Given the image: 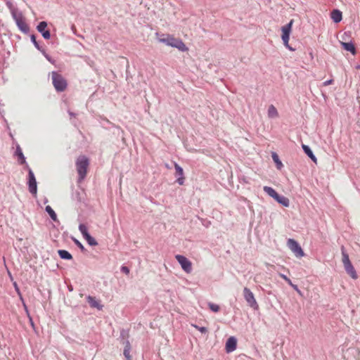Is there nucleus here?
Segmentation results:
<instances>
[{"label": "nucleus", "instance_id": "1", "mask_svg": "<svg viewBox=\"0 0 360 360\" xmlns=\"http://www.w3.org/2000/svg\"><path fill=\"white\" fill-rule=\"evenodd\" d=\"M159 41L167 46L176 48L182 52L186 51L188 49L181 39L175 38L170 34H162Z\"/></svg>", "mask_w": 360, "mask_h": 360}, {"label": "nucleus", "instance_id": "2", "mask_svg": "<svg viewBox=\"0 0 360 360\" xmlns=\"http://www.w3.org/2000/svg\"><path fill=\"white\" fill-rule=\"evenodd\" d=\"M11 15L15 20L18 29L22 32L27 34L30 32V27L25 21V18L22 13L18 8H12Z\"/></svg>", "mask_w": 360, "mask_h": 360}, {"label": "nucleus", "instance_id": "3", "mask_svg": "<svg viewBox=\"0 0 360 360\" xmlns=\"http://www.w3.org/2000/svg\"><path fill=\"white\" fill-rule=\"evenodd\" d=\"M51 79L56 91L63 92L67 89V80L58 72L53 71L51 72Z\"/></svg>", "mask_w": 360, "mask_h": 360}, {"label": "nucleus", "instance_id": "4", "mask_svg": "<svg viewBox=\"0 0 360 360\" xmlns=\"http://www.w3.org/2000/svg\"><path fill=\"white\" fill-rule=\"evenodd\" d=\"M342 255V263L345 269V271L347 274H349L353 279H356L358 278L356 271L353 266L352 262L349 260V255L346 252L344 246L341 248Z\"/></svg>", "mask_w": 360, "mask_h": 360}, {"label": "nucleus", "instance_id": "5", "mask_svg": "<svg viewBox=\"0 0 360 360\" xmlns=\"http://www.w3.org/2000/svg\"><path fill=\"white\" fill-rule=\"evenodd\" d=\"M89 165V159L86 156L82 155L77 158L76 161V167L79 175V179L80 181L85 178Z\"/></svg>", "mask_w": 360, "mask_h": 360}, {"label": "nucleus", "instance_id": "6", "mask_svg": "<svg viewBox=\"0 0 360 360\" xmlns=\"http://www.w3.org/2000/svg\"><path fill=\"white\" fill-rule=\"evenodd\" d=\"M25 169L28 172L27 185H28L29 191L32 195H36L37 193V180H36L34 174L27 164H26Z\"/></svg>", "mask_w": 360, "mask_h": 360}, {"label": "nucleus", "instance_id": "7", "mask_svg": "<svg viewBox=\"0 0 360 360\" xmlns=\"http://www.w3.org/2000/svg\"><path fill=\"white\" fill-rule=\"evenodd\" d=\"M243 296L248 304L253 309H258L259 305L252 292L247 287L243 289Z\"/></svg>", "mask_w": 360, "mask_h": 360}, {"label": "nucleus", "instance_id": "8", "mask_svg": "<svg viewBox=\"0 0 360 360\" xmlns=\"http://www.w3.org/2000/svg\"><path fill=\"white\" fill-rule=\"evenodd\" d=\"M175 258L186 273L189 274L192 271V263L188 258L181 255H176Z\"/></svg>", "mask_w": 360, "mask_h": 360}, {"label": "nucleus", "instance_id": "9", "mask_svg": "<svg viewBox=\"0 0 360 360\" xmlns=\"http://www.w3.org/2000/svg\"><path fill=\"white\" fill-rule=\"evenodd\" d=\"M288 245L289 248L295 253L296 257H302L304 255L303 250L295 240L289 238L288 240Z\"/></svg>", "mask_w": 360, "mask_h": 360}, {"label": "nucleus", "instance_id": "10", "mask_svg": "<svg viewBox=\"0 0 360 360\" xmlns=\"http://www.w3.org/2000/svg\"><path fill=\"white\" fill-rule=\"evenodd\" d=\"M47 22L46 21L40 22L37 26V30L40 32L44 39H49L51 38V33L49 30H46Z\"/></svg>", "mask_w": 360, "mask_h": 360}, {"label": "nucleus", "instance_id": "11", "mask_svg": "<svg viewBox=\"0 0 360 360\" xmlns=\"http://www.w3.org/2000/svg\"><path fill=\"white\" fill-rule=\"evenodd\" d=\"M174 169H175V176L176 178V183L181 186L184 184V169L183 168L176 162H174Z\"/></svg>", "mask_w": 360, "mask_h": 360}, {"label": "nucleus", "instance_id": "12", "mask_svg": "<svg viewBox=\"0 0 360 360\" xmlns=\"http://www.w3.org/2000/svg\"><path fill=\"white\" fill-rule=\"evenodd\" d=\"M237 347V339L231 336L228 338L226 342L225 349L227 353L232 352L236 349Z\"/></svg>", "mask_w": 360, "mask_h": 360}, {"label": "nucleus", "instance_id": "13", "mask_svg": "<svg viewBox=\"0 0 360 360\" xmlns=\"http://www.w3.org/2000/svg\"><path fill=\"white\" fill-rule=\"evenodd\" d=\"M293 22H294L293 20H290L288 23H287L286 25H285L284 26H283L281 27V31H282L281 39H290V33L292 31Z\"/></svg>", "mask_w": 360, "mask_h": 360}, {"label": "nucleus", "instance_id": "14", "mask_svg": "<svg viewBox=\"0 0 360 360\" xmlns=\"http://www.w3.org/2000/svg\"><path fill=\"white\" fill-rule=\"evenodd\" d=\"M15 155L18 158V163L20 165H25V167L26 168V164H27V163L26 162V159H25V157L23 155L22 149H21L20 146L18 144L16 146V150H15Z\"/></svg>", "mask_w": 360, "mask_h": 360}, {"label": "nucleus", "instance_id": "15", "mask_svg": "<svg viewBox=\"0 0 360 360\" xmlns=\"http://www.w3.org/2000/svg\"><path fill=\"white\" fill-rule=\"evenodd\" d=\"M86 300L92 308H96L98 310L102 309L103 305L100 304V302L96 300L94 297H92L91 295H88L86 297Z\"/></svg>", "mask_w": 360, "mask_h": 360}, {"label": "nucleus", "instance_id": "16", "mask_svg": "<svg viewBox=\"0 0 360 360\" xmlns=\"http://www.w3.org/2000/svg\"><path fill=\"white\" fill-rule=\"evenodd\" d=\"M330 18L334 22L338 23L342 19V13L338 9H333L330 13Z\"/></svg>", "mask_w": 360, "mask_h": 360}, {"label": "nucleus", "instance_id": "17", "mask_svg": "<svg viewBox=\"0 0 360 360\" xmlns=\"http://www.w3.org/2000/svg\"><path fill=\"white\" fill-rule=\"evenodd\" d=\"M302 148L304 153L315 163L317 162V158L313 153L310 147L307 145L302 144Z\"/></svg>", "mask_w": 360, "mask_h": 360}, {"label": "nucleus", "instance_id": "18", "mask_svg": "<svg viewBox=\"0 0 360 360\" xmlns=\"http://www.w3.org/2000/svg\"><path fill=\"white\" fill-rule=\"evenodd\" d=\"M275 200L285 207H288L290 205L289 199L283 195L278 194Z\"/></svg>", "mask_w": 360, "mask_h": 360}, {"label": "nucleus", "instance_id": "19", "mask_svg": "<svg viewBox=\"0 0 360 360\" xmlns=\"http://www.w3.org/2000/svg\"><path fill=\"white\" fill-rule=\"evenodd\" d=\"M342 46L345 50L352 53V54H354L356 53L354 44L352 41L342 42Z\"/></svg>", "mask_w": 360, "mask_h": 360}, {"label": "nucleus", "instance_id": "20", "mask_svg": "<svg viewBox=\"0 0 360 360\" xmlns=\"http://www.w3.org/2000/svg\"><path fill=\"white\" fill-rule=\"evenodd\" d=\"M58 254L62 259L70 260L72 259V255L68 250H58Z\"/></svg>", "mask_w": 360, "mask_h": 360}, {"label": "nucleus", "instance_id": "21", "mask_svg": "<svg viewBox=\"0 0 360 360\" xmlns=\"http://www.w3.org/2000/svg\"><path fill=\"white\" fill-rule=\"evenodd\" d=\"M131 350V345L129 340H127L125 342V346L123 351V354L127 360H131V356L130 355Z\"/></svg>", "mask_w": 360, "mask_h": 360}, {"label": "nucleus", "instance_id": "22", "mask_svg": "<svg viewBox=\"0 0 360 360\" xmlns=\"http://www.w3.org/2000/svg\"><path fill=\"white\" fill-rule=\"evenodd\" d=\"M264 191L268 194L270 197L274 198V200L278 196V193L271 187L265 186L263 188Z\"/></svg>", "mask_w": 360, "mask_h": 360}, {"label": "nucleus", "instance_id": "23", "mask_svg": "<svg viewBox=\"0 0 360 360\" xmlns=\"http://www.w3.org/2000/svg\"><path fill=\"white\" fill-rule=\"evenodd\" d=\"M268 116L270 118H275L278 116L277 109L274 105H271L268 108Z\"/></svg>", "mask_w": 360, "mask_h": 360}, {"label": "nucleus", "instance_id": "24", "mask_svg": "<svg viewBox=\"0 0 360 360\" xmlns=\"http://www.w3.org/2000/svg\"><path fill=\"white\" fill-rule=\"evenodd\" d=\"M45 211L49 214L50 218L54 221H57V215L55 212V211L51 208V206L49 205H47L46 207H45Z\"/></svg>", "mask_w": 360, "mask_h": 360}, {"label": "nucleus", "instance_id": "25", "mask_svg": "<svg viewBox=\"0 0 360 360\" xmlns=\"http://www.w3.org/2000/svg\"><path fill=\"white\" fill-rule=\"evenodd\" d=\"M272 158L276 165L277 169H281L283 165L282 164V162L279 159L278 155L276 153H273Z\"/></svg>", "mask_w": 360, "mask_h": 360}, {"label": "nucleus", "instance_id": "26", "mask_svg": "<svg viewBox=\"0 0 360 360\" xmlns=\"http://www.w3.org/2000/svg\"><path fill=\"white\" fill-rule=\"evenodd\" d=\"M79 230L84 238L90 234L88 231L86 226L84 224H80L79 225Z\"/></svg>", "mask_w": 360, "mask_h": 360}, {"label": "nucleus", "instance_id": "27", "mask_svg": "<svg viewBox=\"0 0 360 360\" xmlns=\"http://www.w3.org/2000/svg\"><path fill=\"white\" fill-rule=\"evenodd\" d=\"M84 239L86 240V242L88 243V244L90 246H95V245H98V243L96 240V239L93 236H91L90 234H89L87 236L84 237Z\"/></svg>", "mask_w": 360, "mask_h": 360}, {"label": "nucleus", "instance_id": "28", "mask_svg": "<svg viewBox=\"0 0 360 360\" xmlns=\"http://www.w3.org/2000/svg\"><path fill=\"white\" fill-rule=\"evenodd\" d=\"M30 39H31V41L33 43L34 46H35V48L39 50V51H41V50H43L44 49L39 44V43L37 42V39H36V37L34 34H32L30 36Z\"/></svg>", "mask_w": 360, "mask_h": 360}, {"label": "nucleus", "instance_id": "29", "mask_svg": "<svg viewBox=\"0 0 360 360\" xmlns=\"http://www.w3.org/2000/svg\"><path fill=\"white\" fill-rule=\"evenodd\" d=\"M41 53L44 55L46 59L51 64L54 65L56 63V60L51 56H50L44 49L41 50Z\"/></svg>", "mask_w": 360, "mask_h": 360}, {"label": "nucleus", "instance_id": "30", "mask_svg": "<svg viewBox=\"0 0 360 360\" xmlns=\"http://www.w3.org/2000/svg\"><path fill=\"white\" fill-rule=\"evenodd\" d=\"M13 287H14V288H15V292H16L17 295H18V297H19V298H20V301H21V302H23V297H22V293H21V292H20V288H19V287H18V283H17L15 281H14V282L13 283Z\"/></svg>", "mask_w": 360, "mask_h": 360}, {"label": "nucleus", "instance_id": "31", "mask_svg": "<svg viewBox=\"0 0 360 360\" xmlns=\"http://www.w3.org/2000/svg\"><path fill=\"white\" fill-rule=\"evenodd\" d=\"M208 307H209L210 309L214 312H218L220 309L219 305L214 304L212 302H209Z\"/></svg>", "mask_w": 360, "mask_h": 360}, {"label": "nucleus", "instance_id": "32", "mask_svg": "<svg viewBox=\"0 0 360 360\" xmlns=\"http://www.w3.org/2000/svg\"><path fill=\"white\" fill-rule=\"evenodd\" d=\"M74 242L76 244V245L80 249V250L82 252H84L86 251V248H84V246L77 239H75L74 240Z\"/></svg>", "mask_w": 360, "mask_h": 360}, {"label": "nucleus", "instance_id": "33", "mask_svg": "<svg viewBox=\"0 0 360 360\" xmlns=\"http://www.w3.org/2000/svg\"><path fill=\"white\" fill-rule=\"evenodd\" d=\"M289 39H282L284 46L290 51H295L294 49H292L290 45L289 44Z\"/></svg>", "mask_w": 360, "mask_h": 360}, {"label": "nucleus", "instance_id": "34", "mask_svg": "<svg viewBox=\"0 0 360 360\" xmlns=\"http://www.w3.org/2000/svg\"><path fill=\"white\" fill-rule=\"evenodd\" d=\"M289 39H282L284 46L290 51H295L294 49H292L290 45L289 44Z\"/></svg>", "mask_w": 360, "mask_h": 360}, {"label": "nucleus", "instance_id": "35", "mask_svg": "<svg viewBox=\"0 0 360 360\" xmlns=\"http://www.w3.org/2000/svg\"><path fill=\"white\" fill-rule=\"evenodd\" d=\"M120 271H121V272H122L125 274H129V271H130L129 267H127V266H122Z\"/></svg>", "mask_w": 360, "mask_h": 360}, {"label": "nucleus", "instance_id": "36", "mask_svg": "<svg viewBox=\"0 0 360 360\" xmlns=\"http://www.w3.org/2000/svg\"><path fill=\"white\" fill-rule=\"evenodd\" d=\"M195 327L200 331L202 333H206L207 332V329L206 327H204V326H202V327H199V326H195Z\"/></svg>", "mask_w": 360, "mask_h": 360}, {"label": "nucleus", "instance_id": "37", "mask_svg": "<svg viewBox=\"0 0 360 360\" xmlns=\"http://www.w3.org/2000/svg\"><path fill=\"white\" fill-rule=\"evenodd\" d=\"M333 83V79H328V80L325 81L323 83V86H328V85H330V84H331Z\"/></svg>", "mask_w": 360, "mask_h": 360}, {"label": "nucleus", "instance_id": "38", "mask_svg": "<svg viewBox=\"0 0 360 360\" xmlns=\"http://www.w3.org/2000/svg\"><path fill=\"white\" fill-rule=\"evenodd\" d=\"M22 303L23 307H24V309H25V311H26L27 314L28 316H30V314H29V311H28L27 307V305H26L25 302V300H23V302H22Z\"/></svg>", "mask_w": 360, "mask_h": 360}, {"label": "nucleus", "instance_id": "39", "mask_svg": "<svg viewBox=\"0 0 360 360\" xmlns=\"http://www.w3.org/2000/svg\"><path fill=\"white\" fill-rule=\"evenodd\" d=\"M279 276L282 278L284 281L288 280V277L283 274L280 273Z\"/></svg>", "mask_w": 360, "mask_h": 360}, {"label": "nucleus", "instance_id": "40", "mask_svg": "<svg viewBox=\"0 0 360 360\" xmlns=\"http://www.w3.org/2000/svg\"><path fill=\"white\" fill-rule=\"evenodd\" d=\"M291 287H292V288L295 289L296 291L300 292V290L297 285L292 284V285H291Z\"/></svg>", "mask_w": 360, "mask_h": 360}, {"label": "nucleus", "instance_id": "41", "mask_svg": "<svg viewBox=\"0 0 360 360\" xmlns=\"http://www.w3.org/2000/svg\"><path fill=\"white\" fill-rule=\"evenodd\" d=\"M285 281H286V282L288 283V285H290V286H291V285H292V284H293V283H292L291 280H290L289 278H288V280H286Z\"/></svg>", "mask_w": 360, "mask_h": 360}, {"label": "nucleus", "instance_id": "42", "mask_svg": "<svg viewBox=\"0 0 360 360\" xmlns=\"http://www.w3.org/2000/svg\"><path fill=\"white\" fill-rule=\"evenodd\" d=\"M7 6L9 7L11 10L13 8L12 6V4L11 2H7Z\"/></svg>", "mask_w": 360, "mask_h": 360}, {"label": "nucleus", "instance_id": "43", "mask_svg": "<svg viewBox=\"0 0 360 360\" xmlns=\"http://www.w3.org/2000/svg\"><path fill=\"white\" fill-rule=\"evenodd\" d=\"M29 316V319H30V323L31 325L34 327V322L32 321V319L30 316Z\"/></svg>", "mask_w": 360, "mask_h": 360}, {"label": "nucleus", "instance_id": "44", "mask_svg": "<svg viewBox=\"0 0 360 360\" xmlns=\"http://www.w3.org/2000/svg\"><path fill=\"white\" fill-rule=\"evenodd\" d=\"M68 113H69V115H70L71 117H75V116L76 115V114H75V113H74V112H70V111H69V112H68Z\"/></svg>", "mask_w": 360, "mask_h": 360}, {"label": "nucleus", "instance_id": "45", "mask_svg": "<svg viewBox=\"0 0 360 360\" xmlns=\"http://www.w3.org/2000/svg\"><path fill=\"white\" fill-rule=\"evenodd\" d=\"M68 290H69V291H72L73 290L72 286V285L68 286Z\"/></svg>", "mask_w": 360, "mask_h": 360}, {"label": "nucleus", "instance_id": "46", "mask_svg": "<svg viewBox=\"0 0 360 360\" xmlns=\"http://www.w3.org/2000/svg\"><path fill=\"white\" fill-rule=\"evenodd\" d=\"M48 202V200L46 198L44 200V203H46Z\"/></svg>", "mask_w": 360, "mask_h": 360}, {"label": "nucleus", "instance_id": "47", "mask_svg": "<svg viewBox=\"0 0 360 360\" xmlns=\"http://www.w3.org/2000/svg\"><path fill=\"white\" fill-rule=\"evenodd\" d=\"M118 130H121V129L119 127H115Z\"/></svg>", "mask_w": 360, "mask_h": 360}, {"label": "nucleus", "instance_id": "48", "mask_svg": "<svg viewBox=\"0 0 360 360\" xmlns=\"http://www.w3.org/2000/svg\"><path fill=\"white\" fill-rule=\"evenodd\" d=\"M356 68H357V69H360V65H357V66H356Z\"/></svg>", "mask_w": 360, "mask_h": 360}]
</instances>
